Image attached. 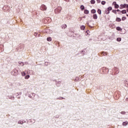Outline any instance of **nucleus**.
Here are the masks:
<instances>
[{
	"label": "nucleus",
	"mask_w": 128,
	"mask_h": 128,
	"mask_svg": "<svg viewBox=\"0 0 128 128\" xmlns=\"http://www.w3.org/2000/svg\"><path fill=\"white\" fill-rule=\"evenodd\" d=\"M62 10V8L61 7H58L56 8L54 10V12L56 14H58L61 12V11Z\"/></svg>",
	"instance_id": "f257e3e1"
},
{
	"label": "nucleus",
	"mask_w": 128,
	"mask_h": 128,
	"mask_svg": "<svg viewBox=\"0 0 128 128\" xmlns=\"http://www.w3.org/2000/svg\"><path fill=\"white\" fill-rule=\"evenodd\" d=\"M40 10H46V7L45 5H42L40 6Z\"/></svg>",
	"instance_id": "f03ea898"
},
{
	"label": "nucleus",
	"mask_w": 128,
	"mask_h": 128,
	"mask_svg": "<svg viewBox=\"0 0 128 128\" xmlns=\"http://www.w3.org/2000/svg\"><path fill=\"white\" fill-rule=\"evenodd\" d=\"M14 74H13V75H14V76H18V70H14Z\"/></svg>",
	"instance_id": "7ed1b4c3"
},
{
	"label": "nucleus",
	"mask_w": 128,
	"mask_h": 128,
	"mask_svg": "<svg viewBox=\"0 0 128 128\" xmlns=\"http://www.w3.org/2000/svg\"><path fill=\"white\" fill-rule=\"evenodd\" d=\"M126 6V4H121V5H120V8L122 10V8H125Z\"/></svg>",
	"instance_id": "20e7f679"
},
{
	"label": "nucleus",
	"mask_w": 128,
	"mask_h": 128,
	"mask_svg": "<svg viewBox=\"0 0 128 128\" xmlns=\"http://www.w3.org/2000/svg\"><path fill=\"white\" fill-rule=\"evenodd\" d=\"M74 80L76 82H79L80 80V77L76 76L75 79H74Z\"/></svg>",
	"instance_id": "39448f33"
},
{
	"label": "nucleus",
	"mask_w": 128,
	"mask_h": 128,
	"mask_svg": "<svg viewBox=\"0 0 128 128\" xmlns=\"http://www.w3.org/2000/svg\"><path fill=\"white\" fill-rule=\"evenodd\" d=\"M24 122H26V121H24V122L20 120L18 121V124H23Z\"/></svg>",
	"instance_id": "423d86ee"
},
{
	"label": "nucleus",
	"mask_w": 128,
	"mask_h": 128,
	"mask_svg": "<svg viewBox=\"0 0 128 128\" xmlns=\"http://www.w3.org/2000/svg\"><path fill=\"white\" fill-rule=\"evenodd\" d=\"M66 27H67L66 24H64L62 26H61V28H62V30L66 29Z\"/></svg>",
	"instance_id": "0eeeda50"
},
{
	"label": "nucleus",
	"mask_w": 128,
	"mask_h": 128,
	"mask_svg": "<svg viewBox=\"0 0 128 128\" xmlns=\"http://www.w3.org/2000/svg\"><path fill=\"white\" fill-rule=\"evenodd\" d=\"M124 84H125V86L128 88V80H124Z\"/></svg>",
	"instance_id": "6e6552de"
},
{
	"label": "nucleus",
	"mask_w": 128,
	"mask_h": 128,
	"mask_svg": "<svg viewBox=\"0 0 128 128\" xmlns=\"http://www.w3.org/2000/svg\"><path fill=\"white\" fill-rule=\"evenodd\" d=\"M84 13L86 14H88L90 13V12L87 10H85L84 11Z\"/></svg>",
	"instance_id": "1a4fd4ad"
},
{
	"label": "nucleus",
	"mask_w": 128,
	"mask_h": 128,
	"mask_svg": "<svg viewBox=\"0 0 128 128\" xmlns=\"http://www.w3.org/2000/svg\"><path fill=\"white\" fill-rule=\"evenodd\" d=\"M128 124V122H122V126H126Z\"/></svg>",
	"instance_id": "9d476101"
},
{
	"label": "nucleus",
	"mask_w": 128,
	"mask_h": 128,
	"mask_svg": "<svg viewBox=\"0 0 128 128\" xmlns=\"http://www.w3.org/2000/svg\"><path fill=\"white\" fill-rule=\"evenodd\" d=\"M80 30H84L86 28V26H82L80 27Z\"/></svg>",
	"instance_id": "9b49d317"
},
{
	"label": "nucleus",
	"mask_w": 128,
	"mask_h": 128,
	"mask_svg": "<svg viewBox=\"0 0 128 128\" xmlns=\"http://www.w3.org/2000/svg\"><path fill=\"white\" fill-rule=\"evenodd\" d=\"M48 42H50L52 40V38L50 37H48L46 39Z\"/></svg>",
	"instance_id": "f8f14e48"
},
{
	"label": "nucleus",
	"mask_w": 128,
	"mask_h": 128,
	"mask_svg": "<svg viewBox=\"0 0 128 128\" xmlns=\"http://www.w3.org/2000/svg\"><path fill=\"white\" fill-rule=\"evenodd\" d=\"M12 98H14V97H12V96H8L7 99L12 100Z\"/></svg>",
	"instance_id": "ddd939ff"
},
{
	"label": "nucleus",
	"mask_w": 128,
	"mask_h": 128,
	"mask_svg": "<svg viewBox=\"0 0 128 128\" xmlns=\"http://www.w3.org/2000/svg\"><path fill=\"white\" fill-rule=\"evenodd\" d=\"M91 12H92V14H96V10L92 9V11H91Z\"/></svg>",
	"instance_id": "4468645a"
},
{
	"label": "nucleus",
	"mask_w": 128,
	"mask_h": 128,
	"mask_svg": "<svg viewBox=\"0 0 128 128\" xmlns=\"http://www.w3.org/2000/svg\"><path fill=\"white\" fill-rule=\"evenodd\" d=\"M98 18L97 15L96 14L93 15V18L94 20H96Z\"/></svg>",
	"instance_id": "2eb2a0df"
},
{
	"label": "nucleus",
	"mask_w": 128,
	"mask_h": 128,
	"mask_svg": "<svg viewBox=\"0 0 128 128\" xmlns=\"http://www.w3.org/2000/svg\"><path fill=\"white\" fill-rule=\"evenodd\" d=\"M116 21L120 22L122 21V20L120 18H117L116 19Z\"/></svg>",
	"instance_id": "dca6fc26"
},
{
	"label": "nucleus",
	"mask_w": 128,
	"mask_h": 128,
	"mask_svg": "<svg viewBox=\"0 0 128 128\" xmlns=\"http://www.w3.org/2000/svg\"><path fill=\"white\" fill-rule=\"evenodd\" d=\"M105 14H110V10H105Z\"/></svg>",
	"instance_id": "f3484780"
},
{
	"label": "nucleus",
	"mask_w": 128,
	"mask_h": 128,
	"mask_svg": "<svg viewBox=\"0 0 128 128\" xmlns=\"http://www.w3.org/2000/svg\"><path fill=\"white\" fill-rule=\"evenodd\" d=\"M122 14H126V10H124L122 11Z\"/></svg>",
	"instance_id": "a211bd4d"
},
{
	"label": "nucleus",
	"mask_w": 128,
	"mask_h": 128,
	"mask_svg": "<svg viewBox=\"0 0 128 128\" xmlns=\"http://www.w3.org/2000/svg\"><path fill=\"white\" fill-rule=\"evenodd\" d=\"M116 30H118V31H122V29L120 27H117L116 28Z\"/></svg>",
	"instance_id": "6ab92c4d"
},
{
	"label": "nucleus",
	"mask_w": 128,
	"mask_h": 128,
	"mask_svg": "<svg viewBox=\"0 0 128 128\" xmlns=\"http://www.w3.org/2000/svg\"><path fill=\"white\" fill-rule=\"evenodd\" d=\"M30 78V75H26L25 76L24 78L26 80H28Z\"/></svg>",
	"instance_id": "aec40b11"
},
{
	"label": "nucleus",
	"mask_w": 128,
	"mask_h": 128,
	"mask_svg": "<svg viewBox=\"0 0 128 128\" xmlns=\"http://www.w3.org/2000/svg\"><path fill=\"white\" fill-rule=\"evenodd\" d=\"M97 12L98 14H101V10L100 9H98Z\"/></svg>",
	"instance_id": "412c9836"
},
{
	"label": "nucleus",
	"mask_w": 128,
	"mask_h": 128,
	"mask_svg": "<svg viewBox=\"0 0 128 128\" xmlns=\"http://www.w3.org/2000/svg\"><path fill=\"white\" fill-rule=\"evenodd\" d=\"M19 64H20V65H21V66H24V62H19Z\"/></svg>",
	"instance_id": "4be33fe9"
},
{
	"label": "nucleus",
	"mask_w": 128,
	"mask_h": 128,
	"mask_svg": "<svg viewBox=\"0 0 128 128\" xmlns=\"http://www.w3.org/2000/svg\"><path fill=\"white\" fill-rule=\"evenodd\" d=\"M119 7H120V6H118V4H114V8H118Z\"/></svg>",
	"instance_id": "5701e85b"
},
{
	"label": "nucleus",
	"mask_w": 128,
	"mask_h": 128,
	"mask_svg": "<svg viewBox=\"0 0 128 128\" xmlns=\"http://www.w3.org/2000/svg\"><path fill=\"white\" fill-rule=\"evenodd\" d=\"M80 8L82 10H84V7L83 5H81Z\"/></svg>",
	"instance_id": "b1692460"
},
{
	"label": "nucleus",
	"mask_w": 128,
	"mask_h": 128,
	"mask_svg": "<svg viewBox=\"0 0 128 128\" xmlns=\"http://www.w3.org/2000/svg\"><path fill=\"white\" fill-rule=\"evenodd\" d=\"M116 40L120 42L122 40V38H117Z\"/></svg>",
	"instance_id": "393cba45"
},
{
	"label": "nucleus",
	"mask_w": 128,
	"mask_h": 128,
	"mask_svg": "<svg viewBox=\"0 0 128 128\" xmlns=\"http://www.w3.org/2000/svg\"><path fill=\"white\" fill-rule=\"evenodd\" d=\"M95 2H95V0H92L90 1V3H91L92 4H94Z\"/></svg>",
	"instance_id": "a878e982"
},
{
	"label": "nucleus",
	"mask_w": 128,
	"mask_h": 128,
	"mask_svg": "<svg viewBox=\"0 0 128 128\" xmlns=\"http://www.w3.org/2000/svg\"><path fill=\"white\" fill-rule=\"evenodd\" d=\"M25 75H26V73H25L24 72H22V76H24Z\"/></svg>",
	"instance_id": "bb28decb"
},
{
	"label": "nucleus",
	"mask_w": 128,
	"mask_h": 128,
	"mask_svg": "<svg viewBox=\"0 0 128 128\" xmlns=\"http://www.w3.org/2000/svg\"><path fill=\"white\" fill-rule=\"evenodd\" d=\"M126 19V16H123V17L122 18V21L125 20Z\"/></svg>",
	"instance_id": "cd10ccee"
},
{
	"label": "nucleus",
	"mask_w": 128,
	"mask_h": 128,
	"mask_svg": "<svg viewBox=\"0 0 128 128\" xmlns=\"http://www.w3.org/2000/svg\"><path fill=\"white\" fill-rule=\"evenodd\" d=\"M101 4H102V5L104 6L106 4V2L105 1H102L101 2Z\"/></svg>",
	"instance_id": "c85d7f7f"
},
{
	"label": "nucleus",
	"mask_w": 128,
	"mask_h": 128,
	"mask_svg": "<svg viewBox=\"0 0 128 128\" xmlns=\"http://www.w3.org/2000/svg\"><path fill=\"white\" fill-rule=\"evenodd\" d=\"M103 70H106V72H108V68H103Z\"/></svg>",
	"instance_id": "c756f323"
},
{
	"label": "nucleus",
	"mask_w": 128,
	"mask_h": 128,
	"mask_svg": "<svg viewBox=\"0 0 128 128\" xmlns=\"http://www.w3.org/2000/svg\"><path fill=\"white\" fill-rule=\"evenodd\" d=\"M107 10H112V8L111 6H110L108 9H107Z\"/></svg>",
	"instance_id": "7c9ffc66"
},
{
	"label": "nucleus",
	"mask_w": 128,
	"mask_h": 128,
	"mask_svg": "<svg viewBox=\"0 0 128 128\" xmlns=\"http://www.w3.org/2000/svg\"><path fill=\"white\" fill-rule=\"evenodd\" d=\"M117 11L116 10H112V12L114 13V14H117Z\"/></svg>",
	"instance_id": "2f4dec72"
},
{
	"label": "nucleus",
	"mask_w": 128,
	"mask_h": 128,
	"mask_svg": "<svg viewBox=\"0 0 128 128\" xmlns=\"http://www.w3.org/2000/svg\"><path fill=\"white\" fill-rule=\"evenodd\" d=\"M45 66H48V62H45Z\"/></svg>",
	"instance_id": "473e14b6"
},
{
	"label": "nucleus",
	"mask_w": 128,
	"mask_h": 128,
	"mask_svg": "<svg viewBox=\"0 0 128 128\" xmlns=\"http://www.w3.org/2000/svg\"><path fill=\"white\" fill-rule=\"evenodd\" d=\"M126 114V112H121L122 114Z\"/></svg>",
	"instance_id": "72a5a7b5"
},
{
	"label": "nucleus",
	"mask_w": 128,
	"mask_h": 128,
	"mask_svg": "<svg viewBox=\"0 0 128 128\" xmlns=\"http://www.w3.org/2000/svg\"><path fill=\"white\" fill-rule=\"evenodd\" d=\"M116 11L118 12H120V13H118V14H120V12H121L120 11V10H118V9Z\"/></svg>",
	"instance_id": "f704fd0d"
},
{
	"label": "nucleus",
	"mask_w": 128,
	"mask_h": 128,
	"mask_svg": "<svg viewBox=\"0 0 128 128\" xmlns=\"http://www.w3.org/2000/svg\"><path fill=\"white\" fill-rule=\"evenodd\" d=\"M96 2H98V4H100V0H96Z\"/></svg>",
	"instance_id": "c9c22d12"
},
{
	"label": "nucleus",
	"mask_w": 128,
	"mask_h": 128,
	"mask_svg": "<svg viewBox=\"0 0 128 128\" xmlns=\"http://www.w3.org/2000/svg\"><path fill=\"white\" fill-rule=\"evenodd\" d=\"M116 4V2H114L113 4L115 5Z\"/></svg>",
	"instance_id": "e433bc0d"
},
{
	"label": "nucleus",
	"mask_w": 128,
	"mask_h": 128,
	"mask_svg": "<svg viewBox=\"0 0 128 128\" xmlns=\"http://www.w3.org/2000/svg\"><path fill=\"white\" fill-rule=\"evenodd\" d=\"M126 8H128V4H126Z\"/></svg>",
	"instance_id": "4c0bfd02"
},
{
	"label": "nucleus",
	"mask_w": 128,
	"mask_h": 128,
	"mask_svg": "<svg viewBox=\"0 0 128 128\" xmlns=\"http://www.w3.org/2000/svg\"><path fill=\"white\" fill-rule=\"evenodd\" d=\"M34 36H37V34H36V33H34Z\"/></svg>",
	"instance_id": "58836bf2"
},
{
	"label": "nucleus",
	"mask_w": 128,
	"mask_h": 128,
	"mask_svg": "<svg viewBox=\"0 0 128 128\" xmlns=\"http://www.w3.org/2000/svg\"><path fill=\"white\" fill-rule=\"evenodd\" d=\"M65 2H70V0H64Z\"/></svg>",
	"instance_id": "ea45409f"
},
{
	"label": "nucleus",
	"mask_w": 128,
	"mask_h": 128,
	"mask_svg": "<svg viewBox=\"0 0 128 128\" xmlns=\"http://www.w3.org/2000/svg\"><path fill=\"white\" fill-rule=\"evenodd\" d=\"M28 97H29L30 98H32V96L31 95H29V96H28Z\"/></svg>",
	"instance_id": "a19ab883"
},
{
	"label": "nucleus",
	"mask_w": 128,
	"mask_h": 128,
	"mask_svg": "<svg viewBox=\"0 0 128 128\" xmlns=\"http://www.w3.org/2000/svg\"><path fill=\"white\" fill-rule=\"evenodd\" d=\"M102 54H103V56H106V53L102 52Z\"/></svg>",
	"instance_id": "79ce46f5"
},
{
	"label": "nucleus",
	"mask_w": 128,
	"mask_h": 128,
	"mask_svg": "<svg viewBox=\"0 0 128 128\" xmlns=\"http://www.w3.org/2000/svg\"><path fill=\"white\" fill-rule=\"evenodd\" d=\"M58 100H62L61 97H60V98H58Z\"/></svg>",
	"instance_id": "37998d69"
},
{
	"label": "nucleus",
	"mask_w": 128,
	"mask_h": 128,
	"mask_svg": "<svg viewBox=\"0 0 128 128\" xmlns=\"http://www.w3.org/2000/svg\"><path fill=\"white\" fill-rule=\"evenodd\" d=\"M88 26H90L89 25L88 23H87Z\"/></svg>",
	"instance_id": "c03bdc74"
},
{
	"label": "nucleus",
	"mask_w": 128,
	"mask_h": 128,
	"mask_svg": "<svg viewBox=\"0 0 128 128\" xmlns=\"http://www.w3.org/2000/svg\"><path fill=\"white\" fill-rule=\"evenodd\" d=\"M40 34H38V36L40 37Z\"/></svg>",
	"instance_id": "a18cd8bd"
},
{
	"label": "nucleus",
	"mask_w": 128,
	"mask_h": 128,
	"mask_svg": "<svg viewBox=\"0 0 128 128\" xmlns=\"http://www.w3.org/2000/svg\"><path fill=\"white\" fill-rule=\"evenodd\" d=\"M61 99L62 100V99H64V98H62L61 97Z\"/></svg>",
	"instance_id": "49530a36"
},
{
	"label": "nucleus",
	"mask_w": 128,
	"mask_h": 128,
	"mask_svg": "<svg viewBox=\"0 0 128 128\" xmlns=\"http://www.w3.org/2000/svg\"><path fill=\"white\" fill-rule=\"evenodd\" d=\"M82 36H80V35H79V38H81Z\"/></svg>",
	"instance_id": "de8ad7c7"
},
{
	"label": "nucleus",
	"mask_w": 128,
	"mask_h": 128,
	"mask_svg": "<svg viewBox=\"0 0 128 128\" xmlns=\"http://www.w3.org/2000/svg\"><path fill=\"white\" fill-rule=\"evenodd\" d=\"M127 12H128V10H127Z\"/></svg>",
	"instance_id": "09e8293b"
},
{
	"label": "nucleus",
	"mask_w": 128,
	"mask_h": 128,
	"mask_svg": "<svg viewBox=\"0 0 128 128\" xmlns=\"http://www.w3.org/2000/svg\"><path fill=\"white\" fill-rule=\"evenodd\" d=\"M126 16L128 17V14H126Z\"/></svg>",
	"instance_id": "8fccbe9b"
}]
</instances>
